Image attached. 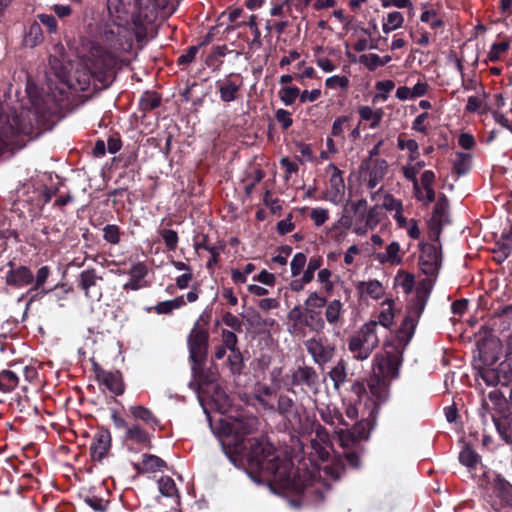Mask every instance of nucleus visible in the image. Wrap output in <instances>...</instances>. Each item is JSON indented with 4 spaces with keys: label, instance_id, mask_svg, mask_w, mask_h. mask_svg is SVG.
Returning <instances> with one entry per match:
<instances>
[{
    "label": "nucleus",
    "instance_id": "f257e3e1",
    "mask_svg": "<svg viewBox=\"0 0 512 512\" xmlns=\"http://www.w3.org/2000/svg\"><path fill=\"white\" fill-rule=\"evenodd\" d=\"M167 4L168 0H107L114 26L104 30L103 44H90L87 66L91 73L113 68L117 57L132 49L133 36L138 42L153 36L157 12Z\"/></svg>",
    "mask_w": 512,
    "mask_h": 512
},
{
    "label": "nucleus",
    "instance_id": "f03ea898",
    "mask_svg": "<svg viewBox=\"0 0 512 512\" xmlns=\"http://www.w3.org/2000/svg\"><path fill=\"white\" fill-rule=\"evenodd\" d=\"M248 441L250 446L246 456L251 467L270 474L272 480L281 488L302 494L306 500H324L330 486L320 477H306V474L297 473L292 460L276 451L264 437L251 438Z\"/></svg>",
    "mask_w": 512,
    "mask_h": 512
},
{
    "label": "nucleus",
    "instance_id": "7ed1b4c3",
    "mask_svg": "<svg viewBox=\"0 0 512 512\" xmlns=\"http://www.w3.org/2000/svg\"><path fill=\"white\" fill-rule=\"evenodd\" d=\"M432 290L430 280L422 281L416 289V294L407 306L406 316L397 331V339L407 345L413 337L418 320L420 319Z\"/></svg>",
    "mask_w": 512,
    "mask_h": 512
},
{
    "label": "nucleus",
    "instance_id": "20e7f679",
    "mask_svg": "<svg viewBox=\"0 0 512 512\" xmlns=\"http://www.w3.org/2000/svg\"><path fill=\"white\" fill-rule=\"evenodd\" d=\"M257 425V419L254 417L245 419H224L221 420L222 447L226 454L227 450L240 455L245 450V437L251 434Z\"/></svg>",
    "mask_w": 512,
    "mask_h": 512
},
{
    "label": "nucleus",
    "instance_id": "39448f33",
    "mask_svg": "<svg viewBox=\"0 0 512 512\" xmlns=\"http://www.w3.org/2000/svg\"><path fill=\"white\" fill-rule=\"evenodd\" d=\"M205 363H192V381L189 386L198 394H205L222 405L229 404L228 395L217 384L218 373L214 368L204 369Z\"/></svg>",
    "mask_w": 512,
    "mask_h": 512
},
{
    "label": "nucleus",
    "instance_id": "423d86ee",
    "mask_svg": "<svg viewBox=\"0 0 512 512\" xmlns=\"http://www.w3.org/2000/svg\"><path fill=\"white\" fill-rule=\"evenodd\" d=\"M32 123L26 122L22 116L12 115L0 118V154L20 145V136L33 134Z\"/></svg>",
    "mask_w": 512,
    "mask_h": 512
},
{
    "label": "nucleus",
    "instance_id": "0eeeda50",
    "mask_svg": "<svg viewBox=\"0 0 512 512\" xmlns=\"http://www.w3.org/2000/svg\"><path fill=\"white\" fill-rule=\"evenodd\" d=\"M326 304V297L320 295L319 292H310L304 302L305 314L302 325L315 333H322L325 329V320L322 316L321 309Z\"/></svg>",
    "mask_w": 512,
    "mask_h": 512
},
{
    "label": "nucleus",
    "instance_id": "6e6552de",
    "mask_svg": "<svg viewBox=\"0 0 512 512\" xmlns=\"http://www.w3.org/2000/svg\"><path fill=\"white\" fill-rule=\"evenodd\" d=\"M189 358L192 363H205L209 346V332L197 320L187 338Z\"/></svg>",
    "mask_w": 512,
    "mask_h": 512
},
{
    "label": "nucleus",
    "instance_id": "1a4fd4ad",
    "mask_svg": "<svg viewBox=\"0 0 512 512\" xmlns=\"http://www.w3.org/2000/svg\"><path fill=\"white\" fill-rule=\"evenodd\" d=\"M78 287L84 292L85 297L91 301H100L103 296L101 282L103 276L98 275L95 268H87L78 276Z\"/></svg>",
    "mask_w": 512,
    "mask_h": 512
},
{
    "label": "nucleus",
    "instance_id": "9d476101",
    "mask_svg": "<svg viewBox=\"0 0 512 512\" xmlns=\"http://www.w3.org/2000/svg\"><path fill=\"white\" fill-rule=\"evenodd\" d=\"M293 427L304 428V416L306 410L302 405H296L294 400L287 395L278 397L277 408H275Z\"/></svg>",
    "mask_w": 512,
    "mask_h": 512
},
{
    "label": "nucleus",
    "instance_id": "9b49d317",
    "mask_svg": "<svg viewBox=\"0 0 512 512\" xmlns=\"http://www.w3.org/2000/svg\"><path fill=\"white\" fill-rule=\"evenodd\" d=\"M400 364L399 355L394 351L386 350L384 354L375 356L372 371L386 379H393L398 376Z\"/></svg>",
    "mask_w": 512,
    "mask_h": 512
},
{
    "label": "nucleus",
    "instance_id": "f8f14e48",
    "mask_svg": "<svg viewBox=\"0 0 512 512\" xmlns=\"http://www.w3.org/2000/svg\"><path fill=\"white\" fill-rule=\"evenodd\" d=\"M94 372L99 385L104 386L114 395L120 396L125 392V383L119 371H108L95 363Z\"/></svg>",
    "mask_w": 512,
    "mask_h": 512
},
{
    "label": "nucleus",
    "instance_id": "ddd939ff",
    "mask_svg": "<svg viewBox=\"0 0 512 512\" xmlns=\"http://www.w3.org/2000/svg\"><path fill=\"white\" fill-rule=\"evenodd\" d=\"M215 85L220 99L225 103H230L238 98L240 89L243 86V80L240 75L231 73L223 79L217 80Z\"/></svg>",
    "mask_w": 512,
    "mask_h": 512
},
{
    "label": "nucleus",
    "instance_id": "4468645a",
    "mask_svg": "<svg viewBox=\"0 0 512 512\" xmlns=\"http://www.w3.org/2000/svg\"><path fill=\"white\" fill-rule=\"evenodd\" d=\"M304 345L313 361L320 366L328 363L334 355L335 348L326 344L322 338H310L304 342Z\"/></svg>",
    "mask_w": 512,
    "mask_h": 512
},
{
    "label": "nucleus",
    "instance_id": "2eb2a0df",
    "mask_svg": "<svg viewBox=\"0 0 512 512\" xmlns=\"http://www.w3.org/2000/svg\"><path fill=\"white\" fill-rule=\"evenodd\" d=\"M10 269L5 276V283L14 288H23L33 284L34 275L30 268L24 265L15 266L12 261L8 263Z\"/></svg>",
    "mask_w": 512,
    "mask_h": 512
},
{
    "label": "nucleus",
    "instance_id": "dca6fc26",
    "mask_svg": "<svg viewBox=\"0 0 512 512\" xmlns=\"http://www.w3.org/2000/svg\"><path fill=\"white\" fill-rule=\"evenodd\" d=\"M329 169H332L333 173L329 180V187L324 193V199L338 205L342 202L345 195V183L341 176V171L334 164H330Z\"/></svg>",
    "mask_w": 512,
    "mask_h": 512
},
{
    "label": "nucleus",
    "instance_id": "f3484780",
    "mask_svg": "<svg viewBox=\"0 0 512 512\" xmlns=\"http://www.w3.org/2000/svg\"><path fill=\"white\" fill-rule=\"evenodd\" d=\"M374 422L375 417L373 416V412H371L368 418L355 423L351 430H340L338 432L339 438L342 442H344L348 436L351 437L352 441L366 440L369 437Z\"/></svg>",
    "mask_w": 512,
    "mask_h": 512
},
{
    "label": "nucleus",
    "instance_id": "a211bd4d",
    "mask_svg": "<svg viewBox=\"0 0 512 512\" xmlns=\"http://www.w3.org/2000/svg\"><path fill=\"white\" fill-rule=\"evenodd\" d=\"M111 447V434L107 429H99L92 440L90 455L93 460L101 461Z\"/></svg>",
    "mask_w": 512,
    "mask_h": 512
},
{
    "label": "nucleus",
    "instance_id": "6ab92c4d",
    "mask_svg": "<svg viewBox=\"0 0 512 512\" xmlns=\"http://www.w3.org/2000/svg\"><path fill=\"white\" fill-rule=\"evenodd\" d=\"M435 173L431 170H426L421 176L420 193L414 192L415 198L422 202L424 205H429L435 200V190L433 184L435 182Z\"/></svg>",
    "mask_w": 512,
    "mask_h": 512
},
{
    "label": "nucleus",
    "instance_id": "aec40b11",
    "mask_svg": "<svg viewBox=\"0 0 512 512\" xmlns=\"http://www.w3.org/2000/svg\"><path fill=\"white\" fill-rule=\"evenodd\" d=\"M321 420L335 429L338 434L342 427H347L349 424L345 421L340 410L334 406L327 405L325 408L319 410Z\"/></svg>",
    "mask_w": 512,
    "mask_h": 512
},
{
    "label": "nucleus",
    "instance_id": "412c9836",
    "mask_svg": "<svg viewBox=\"0 0 512 512\" xmlns=\"http://www.w3.org/2000/svg\"><path fill=\"white\" fill-rule=\"evenodd\" d=\"M291 383L294 386L306 385L312 388L318 383V374L313 367H298L291 375Z\"/></svg>",
    "mask_w": 512,
    "mask_h": 512
},
{
    "label": "nucleus",
    "instance_id": "4be33fe9",
    "mask_svg": "<svg viewBox=\"0 0 512 512\" xmlns=\"http://www.w3.org/2000/svg\"><path fill=\"white\" fill-rule=\"evenodd\" d=\"M419 265L426 275H434L439 269L438 254L434 246L425 248L420 256Z\"/></svg>",
    "mask_w": 512,
    "mask_h": 512
},
{
    "label": "nucleus",
    "instance_id": "5701e85b",
    "mask_svg": "<svg viewBox=\"0 0 512 512\" xmlns=\"http://www.w3.org/2000/svg\"><path fill=\"white\" fill-rule=\"evenodd\" d=\"M356 289L361 298L381 299L385 294V288L378 280L361 281Z\"/></svg>",
    "mask_w": 512,
    "mask_h": 512
},
{
    "label": "nucleus",
    "instance_id": "b1692460",
    "mask_svg": "<svg viewBox=\"0 0 512 512\" xmlns=\"http://www.w3.org/2000/svg\"><path fill=\"white\" fill-rule=\"evenodd\" d=\"M124 440L141 447L151 446V435H149L139 424H133L125 430Z\"/></svg>",
    "mask_w": 512,
    "mask_h": 512
},
{
    "label": "nucleus",
    "instance_id": "393cba45",
    "mask_svg": "<svg viewBox=\"0 0 512 512\" xmlns=\"http://www.w3.org/2000/svg\"><path fill=\"white\" fill-rule=\"evenodd\" d=\"M325 322H327L332 327H339L344 314V304L338 300L334 299L329 302L326 301L325 304Z\"/></svg>",
    "mask_w": 512,
    "mask_h": 512
},
{
    "label": "nucleus",
    "instance_id": "a878e982",
    "mask_svg": "<svg viewBox=\"0 0 512 512\" xmlns=\"http://www.w3.org/2000/svg\"><path fill=\"white\" fill-rule=\"evenodd\" d=\"M386 380H387L386 378L373 373V375H371L367 381V387H368L371 395L374 397V406H376L377 403L384 401L386 398V395H387Z\"/></svg>",
    "mask_w": 512,
    "mask_h": 512
},
{
    "label": "nucleus",
    "instance_id": "bb28decb",
    "mask_svg": "<svg viewBox=\"0 0 512 512\" xmlns=\"http://www.w3.org/2000/svg\"><path fill=\"white\" fill-rule=\"evenodd\" d=\"M348 350L352 353L353 358L363 361L369 358L373 349L368 346L359 333L352 336L348 341Z\"/></svg>",
    "mask_w": 512,
    "mask_h": 512
},
{
    "label": "nucleus",
    "instance_id": "cd10ccee",
    "mask_svg": "<svg viewBox=\"0 0 512 512\" xmlns=\"http://www.w3.org/2000/svg\"><path fill=\"white\" fill-rule=\"evenodd\" d=\"M358 333L366 342L367 347L370 346L374 350L379 345V326L377 321L371 320L365 323Z\"/></svg>",
    "mask_w": 512,
    "mask_h": 512
},
{
    "label": "nucleus",
    "instance_id": "c85d7f7f",
    "mask_svg": "<svg viewBox=\"0 0 512 512\" xmlns=\"http://www.w3.org/2000/svg\"><path fill=\"white\" fill-rule=\"evenodd\" d=\"M388 169V164L384 159H378L374 162L369 171L367 186L369 189H374L385 177Z\"/></svg>",
    "mask_w": 512,
    "mask_h": 512
},
{
    "label": "nucleus",
    "instance_id": "c756f323",
    "mask_svg": "<svg viewBox=\"0 0 512 512\" xmlns=\"http://www.w3.org/2000/svg\"><path fill=\"white\" fill-rule=\"evenodd\" d=\"M400 245L398 242H391L386 251L383 253H377L375 255V259L379 261L381 264L389 263L392 265H398L401 263L402 258L400 256Z\"/></svg>",
    "mask_w": 512,
    "mask_h": 512
},
{
    "label": "nucleus",
    "instance_id": "7c9ffc66",
    "mask_svg": "<svg viewBox=\"0 0 512 512\" xmlns=\"http://www.w3.org/2000/svg\"><path fill=\"white\" fill-rule=\"evenodd\" d=\"M394 301L387 299L383 301L381 310L378 315V326H382L384 329H389L394 323Z\"/></svg>",
    "mask_w": 512,
    "mask_h": 512
},
{
    "label": "nucleus",
    "instance_id": "2f4dec72",
    "mask_svg": "<svg viewBox=\"0 0 512 512\" xmlns=\"http://www.w3.org/2000/svg\"><path fill=\"white\" fill-rule=\"evenodd\" d=\"M131 415L137 419L141 420L145 424L155 427L159 425V420L153 414V412L145 406L142 405H134L129 408Z\"/></svg>",
    "mask_w": 512,
    "mask_h": 512
},
{
    "label": "nucleus",
    "instance_id": "473e14b6",
    "mask_svg": "<svg viewBox=\"0 0 512 512\" xmlns=\"http://www.w3.org/2000/svg\"><path fill=\"white\" fill-rule=\"evenodd\" d=\"M166 467V463L163 459L156 455L145 454L143 455V459L141 464L136 466L137 469H141L142 472L152 473L156 471H160Z\"/></svg>",
    "mask_w": 512,
    "mask_h": 512
},
{
    "label": "nucleus",
    "instance_id": "72a5a7b5",
    "mask_svg": "<svg viewBox=\"0 0 512 512\" xmlns=\"http://www.w3.org/2000/svg\"><path fill=\"white\" fill-rule=\"evenodd\" d=\"M358 113L361 120L371 121L369 126L372 129H375L380 125L383 117V110L381 108L374 110L370 106H361L358 109Z\"/></svg>",
    "mask_w": 512,
    "mask_h": 512
},
{
    "label": "nucleus",
    "instance_id": "f704fd0d",
    "mask_svg": "<svg viewBox=\"0 0 512 512\" xmlns=\"http://www.w3.org/2000/svg\"><path fill=\"white\" fill-rule=\"evenodd\" d=\"M19 383L17 374L11 370H2L0 372V392L10 393L13 391Z\"/></svg>",
    "mask_w": 512,
    "mask_h": 512
},
{
    "label": "nucleus",
    "instance_id": "c9c22d12",
    "mask_svg": "<svg viewBox=\"0 0 512 512\" xmlns=\"http://www.w3.org/2000/svg\"><path fill=\"white\" fill-rule=\"evenodd\" d=\"M448 199L445 195H441L437 200L434 211H433V219L438 224L446 223L448 220Z\"/></svg>",
    "mask_w": 512,
    "mask_h": 512
},
{
    "label": "nucleus",
    "instance_id": "e433bc0d",
    "mask_svg": "<svg viewBox=\"0 0 512 512\" xmlns=\"http://www.w3.org/2000/svg\"><path fill=\"white\" fill-rule=\"evenodd\" d=\"M425 166L423 161H418L413 165H407L403 167V174L406 179L413 183V191L420 193V184L417 179V174Z\"/></svg>",
    "mask_w": 512,
    "mask_h": 512
},
{
    "label": "nucleus",
    "instance_id": "4c0bfd02",
    "mask_svg": "<svg viewBox=\"0 0 512 512\" xmlns=\"http://www.w3.org/2000/svg\"><path fill=\"white\" fill-rule=\"evenodd\" d=\"M472 164V156L470 153L457 152L454 160V171L459 175H465L469 172Z\"/></svg>",
    "mask_w": 512,
    "mask_h": 512
},
{
    "label": "nucleus",
    "instance_id": "58836bf2",
    "mask_svg": "<svg viewBox=\"0 0 512 512\" xmlns=\"http://www.w3.org/2000/svg\"><path fill=\"white\" fill-rule=\"evenodd\" d=\"M404 23V17L401 12L393 11L388 13L386 20L382 24V30L388 34L396 29L402 27Z\"/></svg>",
    "mask_w": 512,
    "mask_h": 512
},
{
    "label": "nucleus",
    "instance_id": "ea45409f",
    "mask_svg": "<svg viewBox=\"0 0 512 512\" xmlns=\"http://www.w3.org/2000/svg\"><path fill=\"white\" fill-rule=\"evenodd\" d=\"M274 394V389L267 386L262 385L259 386L255 392V398L257 401L267 410L275 411L274 404L269 400V398Z\"/></svg>",
    "mask_w": 512,
    "mask_h": 512
},
{
    "label": "nucleus",
    "instance_id": "a19ab883",
    "mask_svg": "<svg viewBox=\"0 0 512 512\" xmlns=\"http://www.w3.org/2000/svg\"><path fill=\"white\" fill-rule=\"evenodd\" d=\"M43 40V32L41 25L37 22L29 26L28 32L25 34L24 43L26 46L34 47Z\"/></svg>",
    "mask_w": 512,
    "mask_h": 512
},
{
    "label": "nucleus",
    "instance_id": "79ce46f5",
    "mask_svg": "<svg viewBox=\"0 0 512 512\" xmlns=\"http://www.w3.org/2000/svg\"><path fill=\"white\" fill-rule=\"evenodd\" d=\"M512 250V242L509 240H504L502 237L496 243L495 248L493 249L494 259L498 263L504 262L511 254Z\"/></svg>",
    "mask_w": 512,
    "mask_h": 512
},
{
    "label": "nucleus",
    "instance_id": "37998d69",
    "mask_svg": "<svg viewBox=\"0 0 512 512\" xmlns=\"http://www.w3.org/2000/svg\"><path fill=\"white\" fill-rule=\"evenodd\" d=\"M185 305V300L183 296L177 297L172 300L159 302L155 306V311L157 314H169L175 309H179Z\"/></svg>",
    "mask_w": 512,
    "mask_h": 512
},
{
    "label": "nucleus",
    "instance_id": "c03bdc74",
    "mask_svg": "<svg viewBox=\"0 0 512 512\" xmlns=\"http://www.w3.org/2000/svg\"><path fill=\"white\" fill-rule=\"evenodd\" d=\"M481 377L489 386H496L498 384L507 386V382H504L503 374L500 372V366L497 369L488 368L483 370Z\"/></svg>",
    "mask_w": 512,
    "mask_h": 512
},
{
    "label": "nucleus",
    "instance_id": "a18cd8bd",
    "mask_svg": "<svg viewBox=\"0 0 512 512\" xmlns=\"http://www.w3.org/2000/svg\"><path fill=\"white\" fill-rule=\"evenodd\" d=\"M227 359V363L229 366V369L232 374L239 375L242 372V369L244 367L243 357L242 353L240 352L239 348L235 350H230Z\"/></svg>",
    "mask_w": 512,
    "mask_h": 512
},
{
    "label": "nucleus",
    "instance_id": "49530a36",
    "mask_svg": "<svg viewBox=\"0 0 512 512\" xmlns=\"http://www.w3.org/2000/svg\"><path fill=\"white\" fill-rule=\"evenodd\" d=\"M330 379L334 383V387L339 389L342 384L346 381V365L343 360H340L336 366L332 368L329 373Z\"/></svg>",
    "mask_w": 512,
    "mask_h": 512
},
{
    "label": "nucleus",
    "instance_id": "de8ad7c7",
    "mask_svg": "<svg viewBox=\"0 0 512 512\" xmlns=\"http://www.w3.org/2000/svg\"><path fill=\"white\" fill-rule=\"evenodd\" d=\"M158 488L160 493L166 497L178 496V490L174 480L169 476H162L158 480Z\"/></svg>",
    "mask_w": 512,
    "mask_h": 512
},
{
    "label": "nucleus",
    "instance_id": "09e8293b",
    "mask_svg": "<svg viewBox=\"0 0 512 512\" xmlns=\"http://www.w3.org/2000/svg\"><path fill=\"white\" fill-rule=\"evenodd\" d=\"M479 455L469 446H465L459 453V461L461 464L474 468L479 462Z\"/></svg>",
    "mask_w": 512,
    "mask_h": 512
},
{
    "label": "nucleus",
    "instance_id": "8fccbe9b",
    "mask_svg": "<svg viewBox=\"0 0 512 512\" xmlns=\"http://www.w3.org/2000/svg\"><path fill=\"white\" fill-rule=\"evenodd\" d=\"M103 239L112 245L119 244L121 240L120 228L115 224H108L103 228Z\"/></svg>",
    "mask_w": 512,
    "mask_h": 512
},
{
    "label": "nucleus",
    "instance_id": "3c124183",
    "mask_svg": "<svg viewBox=\"0 0 512 512\" xmlns=\"http://www.w3.org/2000/svg\"><path fill=\"white\" fill-rule=\"evenodd\" d=\"M279 97L285 105H292L300 97V90L297 87L284 86L279 90Z\"/></svg>",
    "mask_w": 512,
    "mask_h": 512
},
{
    "label": "nucleus",
    "instance_id": "603ef678",
    "mask_svg": "<svg viewBox=\"0 0 512 512\" xmlns=\"http://www.w3.org/2000/svg\"><path fill=\"white\" fill-rule=\"evenodd\" d=\"M307 257L304 253L298 252L296 253L290 263L291 275L292 277H296L300 275L306 266Z\"/></svg>",
    "mask_w": 512,
    "mask_h": 512
},
{
    "label": "nucleus",
    "instance_id": "864d4df0",
    "mask_svg": "<svg viewBox=\"0 0 512 512\" xmlns=\"http://www.w3.org/2000/svg\"><path fill=\"white\" fill-rule=\"evenodd\" d=\"M332 273L329 269L323 268L318 271L317 281L322 285L323 291L331 294L334 289V283L331 280Z\"/></svg>",
    "mask_w": 512,
    "mask_h": 512
},
{
    "label": "nucleus",
    "instance_id": "5fc2aeb1",
    "mask_svg": "<svg viewBox=\"0 0 512 512\" xmlns=\"http://www.w3.org/2000/svg\"><path fill=\"white\" fill-rule=\"evenodd\" d=\"M306 269L303 271V281L311 282L314 279V274L317 270H320L322 260L319 257L310 258L306 263Z\"/></svg>",
    "mask_w": 512,
    "mask_h": 512
},
{
    "label": "nucleus",
    "instance_id": "6e6d98bb",
    "mask_svg": "<svg viewBox=\"0 0 512 512\" xmlns=\"http://www.w3.org/2000/svg\"><path fill=\"white\" fill-rule=\"evenodd\" d=\"M51 274V270L48 266H42L37 270L36 276H34L33 286L29 289L31 291L40 290L46 283L47 279Z\"/></svg>",
    "mask_w": 512,
    "mask_h": 512
},
{
    "label": "nucleus",
    "instance_id": "4d7b16f0",
    "mask_svg": "<svg viewBox=\"0 0 512 512\" xmlns=\"http://www.w3.org/2000/svg\"><path fill=\"white\" fill-rule=\"evenodd\" d=\"M381 208L378 205L371 207L364 214H362V218L366 222V225L370 227V229H374L380 222V211Z\"/></svg>",
    "mask_w": 512,
    "mask_h": 512
},
{
    "label": "nucleus",
    "instance_id": "13d9d810",
    "mask_svg": "<svg viewBox=\"0 0 512 512\" xmlns=\"http://www.w3.org/2000/svg\"><path fill=\"white\" fill-rule=\"evenodd\" d=\"M510 47L509 41H502L500 43H493L487 54L488 59L491 62H496L500 59L501 55L505 53Z\"/></svg>",
    "mask_w": 512,
    "mask_h": 512
},
{
    "label": "nucleus",
    "instance_id": "bf43d9fd",
    "mask_svg": "<svg viewBox=\"0 0 512 512\" xmlns=\"http://www.w3.org/2000/svg\"><path fill=\"white\" fill-rule=\"evenodd\" d=\"M510 484L504 479L497 477L494 480V492L505 502L510 500Z\"/></svg>",
    "mask_w": 512,
    "mask_h": 512
},
{
    "label": "nucleus",
    "instance_id": "052dcab7",
    "mask_svg": "<svg viewBox=\"0 0 512 512\" xmlns=\"http://www.w3.org/2000/svg\"><path fill=\"white\" fill-rule=\"evenodd\" d=\"M310 447L314 454L322 461H326L330 455L331 445L322 444L320 441H316L314 439L310 440Z\"/></svg>",
    "mask_w": 512,
    "mask_h": 512
},
{
    "label": "nucleus",
    "instance_id": "680f3d73",
    "mask_svg": "<svg viewBox=\"0 0 512 512\" xmlns=\"http://www.w3.org/2000/svg\"><path fill=\"white\" fill-rule=\"evenodd\" d=\"M255 270V265L252 263H247L243 270L240 271L238 269H232L231 271V277L232 280L236 284H243L247 281V276L251 274Z\"/></svg>",
    "mask_w": 512,
    "mask_h": 512
},
{
    "label": "nucleus",
    "instance_id": "e2e57ef3",
    "mask_svg": "<svg viewBox=\"0 0 512 512\" xmlns=\"http://www.w3.org/2000/svg\"><path fill=\"white\" fill-rule=\"evenodd\" d=\"M160 235L168 250L174 251L178 245V234L172 229H162Z\"/></svg>",
    "mask_w": 512,
    "mask_h": 512
},
{
    "label": "nucleus",
    "instance_id": "0e129e2a",
    "mask_svg": "<svg viewBox=\"0 0 512 512\" xmlns=\"http://www.w3.org/2000/svg\"><path fill=\"white\" fill-rule=\"evenodd\" d=\"M310 219L316 227H320L329 219V210L322 207L313 208L310 212Z\"/></svg>",
    "mask_w": 512,
    "mask_h": 512
},
{
    "label": "nucleus",
    "instance_id": "69168bd1",
    "mask_svg": "<svg viewBox=\"0 0 512 512\" xmlns=\"http://www.w3.org/2000/svg\"><path fill=\"white\" fill-rule=\"evenodd\" d=\"M222 345H224L229 351L238 349V338L233 331L223 329L221 331Z\"/></svg>",
    "mask_w": 512,
    "mask_h": 512
},
{
    "label": "nucleus",
    "instance_id": "338daca9",
    "mask_svg": "<svg viewBox=\"0 0 512 512\" xmlns=\"http://www.w3.org/2000/svg\"><path fill=\"white\" fill-rule=\"evenodd\" d=\"M84 501L87 505H89L93 510L97 512L104 511L108 503L105 499L98 497L94 494L87 495Z\"/></svg>",
    "mask_w": 512,
    "mask_h": 512
},
{
    "label": "nucleus",
    "instance_id": "774afa93",
    "mask_svg": "<svg viewBox=\"0 0 512 512\" xmlns=\"http://www.w3.org/2000/svg\"><path fill=\"white\" fill-rule=\"evenodd\" d=\"M325 85L329 89H346L349 85V80L346 76L333 75L326 79Z\"/></svg>",
    "mask_w": 512,
    "mask_h": 512
}]
</instances>
